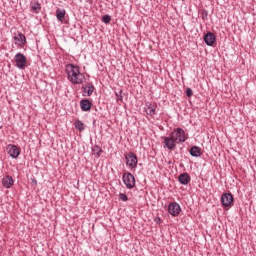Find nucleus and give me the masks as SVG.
<instances>
[{
  "mask_svg": "<svg viewBox=\"0 0 256 256\" xmlns=\"http://www.w3.org/2000/svg\"><path fill=\"white\" fill-rule=\"evenodd\" d=\"M185 130L182 128L174 129L169 136L163 139V148L173 151L177 148V144L185 143Z\"/></svg>",
  "mask_w": 256,
  "mask_h": 256,
  "instance_id": "f257e3e1",
  "label": "nucleus"
},
{
  "mask_svg": "<svg viewBox=\"0 0 256 256\" xmlns=\"http://www.w3.org/2000/svg\"><path fill=\"white\" fill-rule=\"evenodd\" d=\"M65 73L71 85H83V82L86 80L85 74L81 72V67L75 64H67L65 66Z\"/></svg>",
  "mask_w": 256,
  "mask_h": 256,
  "instance_id": "f03ea898",
  "label": "nucleus"
},
{
  "mask_svg": "<svg viewBox=\"0 0 256 256\" xmlns=\"http://www.w3.org/2000/svg\"><path fill=\"white\" fill-rule=\"evenodd\" d=\"M125 159H126V167H128L130 171L135 173V171H137V163H139V160L137 159V155H135V153L133 152H128L125 155Z\"/></svg>",
  "mask_w": 256,
  "mask_h": 256,
  "instance_id": "7ed1b4c3",
  "label": "nucleus"
},
{
  "mask_svg": "<svg viewBox=\"0 0 256 256\" xmlns=\"http://www.w3.org/2000/svg\"><path fill=\"white\" fill-rule=\"evenodd\" d=\"M122 181L126 187V189H134L135 188V176L131 174V172H125L122 176Z\"/></svg>",
  "mask_w": 256,
  "mask_h": 256,
  "instance_id": "20e7f679",
  "label": "nucleus"
},
{
  "mask_svg": "<svg viewBox=\"0 0 256 256\" xmlns=\"http://www.w3.org/2000/svg\"><path fill=\"white\" fill-rule=\"evenodd\" d=\"M14 60H15V66L18 69H25L27 67V57L24 56L23 53H17L14 56Z\"/></svg>",
  "mask_w": 256,
  "mask_h": 256,
  "instance_id": "39448f33",
  "label": "nucleus"
},
{
  "mask_svg": "<svg viewBox=\"0 0 256 256\" xmlns=\"http://www.w3.org/2000/svg\"><path fill=\"white\" fill-rule=\"evenodd\" d=\"M13 39L17 47H25V45H27V38L25 37V34L21 32L14 33Z\"/></svg>",
  "mask_w": 256,
  "mask_h": 256,
  "instance_id": "423d86ee",
  "label": "nucleus"
},
{
  "mask_svg": "<svg viewBox=\"0 0 256 256\" xmlns=\"http://www.w3.org/2000/svg\"><path fill=\"white\" fill-rule=\"evenodd\" d=\"M168 212L172 217H178V215H181V205L177 202H172L168 205Z\"/></svg>",
  "mask_w": 256,
  "mask_h": 256,
  "instance_id": "0eeeda50",
  "label": "nucleus"
},
{
  "mask_svg": "<svg viewBox=\"0 0 256 256\" xmlns=\"http://www.w3.org/2000/svg\"><path fill=\"white\" fill-rule=\"evenodd\" d=\"M6 149H7L8 155H10L12 159H17V157L21 155V149H19V147H17L16 145L9 144Z\"/></svg>",
  "mask_w": 256,
  "mask_h": 256,
  "instance_id": "6e6552de",
  "label": "nucleus"
},
{
  "mask_svg": "<svg viewBox=\"0 0 256 256\" xmlns=\"http://www.w3.org/2000/svg\"><path fill=\"white\" fill-rule=\"evenodd\" d=\"M221 203H222L223 207H230L231 204L233 203V194L224 193L221 196Z\"/></svg>",
  "mask_w": 256,
  "mask_h": 256,
  "instance_id": "1a4fd4ad",
  "label": "nucleus"
},
{
  "mask_svg": "<svg viewBox=\"0 0 256 256\" xmlns=\"http://www.w3.org/2000/svg\"><path fill=\"white\" fill-rule=\"evenodd\" d=\"M217 41V37L213 32H207L204 36V42L208 47H213V44Z\"/></svg>",
  "mask_w": 256,
  "mask_h": 256,
  "instance_id": "9d476101",
  "label": "nucleus"
},
{
  "mask_svg": "<svg viewBox=\"0 0 256 256\" xmlns=\"http://www.w3.org/2000/svg\"><path fill=\"white\" fill-rule=\"evenodd\" d=\"M144 110L146 115H149L150 117H155V115H157V105L153 106L151 102L146 103Z\"/></svg>",
  "mask_w": 256,
  "mask_h": 256,
  "instance_id": "9b49d317",
  "label": "nucleus"
},
{
  "mask_svg": "<svg viewBox=\"0 0 256 256\" xmlns=\"http://www.w3.org/2000/svg\"><path fill=\"white\" fill-rule=\"evenodd\" d=\"M83 93L87 95V97H91L93 95V91H95V86L92 82H87L83 87Z\"/></svg>",
  "mask_w": 256,
  "mask_h": 256,
  "instance_id": "f8f14e48",
  "label": "nucleus"
},
{
  "mask_svg": "<svg viewBox=\"0 0 256 256\" xmlns=\"http://www.w3.org/2000/svg\"><path fill=\"white\" fill-rule=\"evenodd\" d=\"M178 181L181 185H189L191 183V176L188 173H182L178 176Z\"/></svg>",
  "mask_w": 256,
  "mask_h": 256,
  "instance_id": "ddd939ff",
  "label": "nucleus"
},
{
  "mask_svg": "<svg viewBox=\"0 0 256 256\" xmlns=\"http://www.w3.org/2000/svg\"><path fill=\"white\" fill-rule=\"evenodd\" d=\"M91 107H93V103L88 99H82L80 101V109L81 111H91Z\"/></svg>",
  "mask_w": 256,
  "mask_h": 256,
  "instance_id": "4468645a",
  "label": "nucleus"
},
{
  "mask_svg": "<svg viewBox=\"0 0 256 256\" xmlns=\"http://www.w3.org/2000/svg\"><path fill=\"white\" fill-rule=\"evenodd\" d=\"M15 183V181L13 180V177L11 176H5L2 179V185L3 187H5V189H11V187H13V184Z\"/></svg>",
  "mask_w": 256,
  "mask_h": 256,
  "instance_id": "2eb2a0df",
  "label": "nucleus"
},
{
  "mask_svg": "<svg viewBox=\"0 0 256 256\" xmlns=\"http://www.w3.org/2000/svg\"><path fill=\"white\" fill-rule=\"evenodd\" d=\"M30 11L32 13H41V3L39 1H31L30 2Z\"/></svg>",
  "mask_w": 256,
  "mask_h": 256,
  "instance_id": "dca6fc26",
  "label": "nucleus"
},
{
  "mask_svg": "<svg viewBox=\"0 0 256 256\" xmlns=\"http://www.w3.org/2000/svg\"><path fill=\"white\" fill-rule=\"evenodd\" d=\"M65 9H57L56 10V19L60 22L63 23L65 21V15H66Z\"/></svg>",
  "mask_w": 256,
  "mask_h": 256,
  "instance_id": "f3484780",
  "label": "nucleus"
},
{
  "mask_svg": "<svg viewBox=\"0 0 256 256\" xmlns=\"http://www.w3.org/2000/svg\"><path fill=\"white\" fill-rule=\"evenodd\" d=\"M189 153L192 157H201V148L199 146H193Z\"/></svg>",
  "mask_w": 256,
  "mask_h": 256,
  "instance_id": "a211bd4d",
  "label": "nucleus"
},
{
  "mask_svg": "<svg viewBox=\"0 0 256 256\" xmlns=\"http://www.w3.org/2000/svg\"><path fill=\"white\" fill-rule=\"evenodd\" d=\"M93 155H97V157H101V153H103V149L100 148L99 145H95L92 148Z\"/></svg>",
  "mask_w": 256,
  "mask_h": 256,
  "instance_id": "6ab92c4d",
  "label": "nucleus"
},
{
  "mask_svg": "<svg viewBox=\"0 0 256 256\" xmlns=\"http://www.w3.org/2000/svg\"><path fill=\"white\" fill-rule=\"evenodd\" d=\"M75 129H77L78 131H85V124H83V121L77 120L75 122Z\"/></svg>",
  "mask_w": 256,
  "mask_h": 256,
  "instance_id": "aec40b11",
  "label": "nucleus"
},
{
  "mask_svg": "<svg viewBox=\"0 0 256 256\" xmlns=\"http://www.w3.org/2000/svg\"><path fill=\"white\" fill-rule=\"evenodd\" d=\"M102 21L103 23H106V24L111 23V16L107 14L102 16Z\"/></svg>",
  "mask_w": 256,
  "mask_h": 256,
  "instance_id": "412c9836",
  "label": "nucleus"
},
{
  "mask_svg": "<svg viewBox=\"0 0 256 256\" xmlns=\"http://www.w3.org/2000/svg\"><path fill=\"white\" fill-rule=\"evenodd\" d=\"M119 199L121 201H129V198L127 197V194H125V193H120L119 194Z\"/></svg>",
  "mask_w": 256,
  "mask_h": 256,
  "instance_id": "4be33fe9",
  "label": "nucleus"
},
{
  "mask_svg": "<svg viewBox=\"0 0 256 256\" xmlns=\"http://www.w3.org/2000/svg\"><path fill=\"white\" fill-rule=\"evenodd\" d=\"M186 95H187V97H193V90L191 88H187Z\"/></svg>",
  "mask_w": 256,
  "mask_h": 256,
  "instance_id": "5701e85b",
  "label": "nucleus"
},
{
  "mask_svg": "<svg viewBox=\"0 0 256 256\" xmlns=\"http://www.w3.org/2000/svg\"><path fill=\"white\" fill-rule=\"evenodd\" d=\"M154 221L156 225H161V223H163V220L160 217H156Z\"/></svg>",
  "mask_w": 256,
  "mask_h": 256,
  "instance_id": "b1692460",
  "label": "nucleus"
}]
</instances>
